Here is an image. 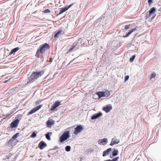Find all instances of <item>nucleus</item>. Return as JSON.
I'll list each match as a JSON object with an SVG mask.
<instances>
[{"label":"nucleus","mask_w":161,"mask_h":161,"mask_svg":"<svg viewBox=\"0 0 161 161\" xmlns=\"http://www.w3.org/2000/svg\"><path fill=\"white\" fill-rule=\"evenodd\" d=\"M47 146V144L43 141H42L40 142L38 145V147L40 149H43Z\"/></svg>","instance_id":"obj_11"},{"label":"nucleus","mask_w":161,"mask_h":161,"mask_svg":"<svg viewBox=\"0 0 161 161\" xmlns=\"http://www.w3.org/2000/svg\"><path fill=\"white\" fill-rule=\"evenodd\" d=\"M73 5V3L69 5L68 6H65V7L66 8H67L66 9L67 10L68 9H69Z\"/></svg>","instance_id":"obj_35"},{"label":"nucleus","mask_w":161,"mask_h":161,"mask_svg":"<svg viewBox=\"0 0 161 161\" xmlns=\"http://www.w3.org/2000/svg\"><path fill=\"white\" fill-rule=\"evenodd\" d=\"M104 161H111V159H108L106 160H105Z\"/></svg>","instance_id":"obj_48"},{"label":"nucleus","mask_w":161,"mask_h":161,"mask_svg":"<svg viewBox=\"0 0 161 161\" xmlns=\"http://www.w3.org/2000/svg\"><path fill=\"white\" fill-rule=\"evenodd\" d=\"M36 133L34 131V132H33L32 133V134L30 136L31 138H34L35 137H36Z\"/></svg>","instance_id":"obj_28"},{"label":"nucleus","mask_w":161,"mask_h":161,"mask_svg":"<svg viewBox=\"0 0 161 161\" xmlns=\"http://www.w3.org/2000/svg\"><path fill=\"white\" fill-rule=\"evenodd\" d=\"M159 11H161V7L159 9Z\"/></svg>","instance_id":"obj_49"},{"label":"nucleus","mask_w":161,"mask_h":161,"mask_svg":"<svg viewBox=\"0 0 161 161\" xmlns=\"http://www.w3.org/2000/svg\"><path fill=\"white\" fill-rule=\"evenodd\" d=\"M52 134L51 132H48L45 135V137L47 140L49 141L51 140L50 136L52 135Z\"/></svg>","instance_id":"obj_18"},{"label":"nucleus","mask_w":161,"mask_h":161,"mask_svg":"<svg viewBox=\"0 0 161 161\" xmlns=\"http://www.w3.org/2000/svg\"><path fill=\"white\" fill-rule=\"evenodd\" d=\"M69 131L66 130L64 132L62 135L60 137L59 141L60 142H63L69 137Z\"/></svg>","instance_id":"obj_5"},{"label":"nucleus","mask_w":161,"mask_h":161,"mask_svg":"<svg viewBox=\"0 0 161 161\" xmlns=\"http://www.w3.org/2000/svg\"><path fill=\"white\" fill-rule=\"evenodd\" d=\"M19 123V120L16 119L13 121L10 124V127L11 128H16L17 127Z\"/></svg>","instance_id":"obj_8"},{"label":"nucleus","mask_w":161,"mask_h":161,"mask_svg":"<svg viewBox=\"0 0 161 161\" xmlns=\"http://www.w3.org/2000/svg\"><path fill=\"white\" fill-rule=\"evenodd\" d=\"M18 154H16L15 155L14 158V161H15L16 160L17 158L18 157Z\"/></svg>","instance_id":"obj_39"},{"label":"nucleus","mask_w":161,"mask_h":161,"mask_svg":"<svg viewBox=\"0 0 161 161\" xmlns=\"http://www.w3.org/2000/svg\"><path fill=\"white\" fill-rule=\"evenodd\" d=\"M75 59V58H74V59H73V60H72L71 61L69 62V63L67 65V66H68V65H69L71 63H72L73 61Z\"/></svg>","instance_id":"obj_44"},{"label":"nucleus","mask_w":161,"mask_h":161,"mask_svg":"<svg viewBox=\"0 0 161 161\" xmlns=\"http://www.w3.org/2000/svg\"><path fill=\"white\" fill-rule=\"evenodd\" d=\"M44 73L43 70L41 71H33L32 73L31 74L29 78V81L28 82V84H31L33 82L38 78L41 77L42 75Z\"/></svg>","instance_id":"obj_3"},{"label":"nucleus","mask_w":161,"mask_h":161,"mask_svg":"<svg viewBox=\"0 0 161 161\" xmlns=\"http://www.w3.org/2000/svg\"><path fill=\"white\" fill-rule=\"evenodd\" d=\"M10 79H9V80H5L4 82L5 83L7 82L8 81H9Z\"/></svg>","instance_id":"obj_46"},{"label":"nucleus","mask_w":161,"mask_h":161,"mask_svg":"<svg viewBox=\"0 0 161 161\" xmlns=\"http://www.w3.org/2000/svg\"><path fill=\"white\" fill-rule=\"evenodd\" d=\"M119 142V140L117 139L115 137L113 138L111 140V142L110 144V145L112 146L115 144H117Z\"/></svg>","instance_id":"obj_14"},{"label":"nucleus","mask_w":161,"mask_h":161,"mask_svg":"<svg viewBox=\"0 0 161 161\" xmlns=\"http://www.w3.org/2000/svg\"><path fill=\"white\" fill-rule=\"evenodd\" d=\"M110 158H112L111 156H110Z\"/></svg>","instance_id":"obj_53"},{"label":"nucleus","mask_w":161,"mask_h":161,"mask_svg":"<svg viewBox=\"0 0 161 161\" xmlns=\"http://www.w3.org/2000/svg\"><path fill=\"white\" fill-rule=\"evenodd\" d=\"M14 111L11 112L9 114H8V115H10V114H13Z\"/></svg>","instance_id":"obj_47"},{"label":"nucleus","mask_w":161,"mask_h":161,"mask_svg":"<svg viewBox=\"0 0 161 161\" xmlns=\"http://www.w3.org/2000/svg\"><path fill=\"white\" fill-rule=\"evenodd\" d=\"M71 147L69 146H66L65 147V150L67 152H69L70 151Z\"/></svg>","instance_id":"obj_29"},{"label":"nucleus","mask_w":161,"mask_h":161,"mask_svg":"<svg viewBox=\"0 0 161 161\" xmlns=\"http://www.w3.org/2000/svg\"><path fill=\"white\" fill-rule=\"evenodd\" d=\"M131 45H132V43H129L128 44L127 47H130L131 46Z\"/></svg>","instance_id":"obj_43"},{"label":"nucleus","mask_w":161,"mask_h":161,"mask_svg":"<svg viewBox=\"0 0 161 161\" xmlns=\"http://www.w3.org/2000/svg\"><path fill=\"white\" fill-rule=\"evenodd\" d=\"M50 12V11L48 9H46L43 11V13H49Z\"/></svg>","instance_id":"obj_33"},{"label":"nucleus","mask_w":161,"mask_h":161,"mask_svg":"<svg viewBox=\"0 0 161 161\" xmlns=\"http://www.w3.org/2000/svg\"><path fill=\"white\" fill-rule=\"evenodd\" d=\"M129 36V35L128 33H126L125 36H123V37L125 38L128 37Z\"/></svg>","instance_id":"obj_42"},{"label":"nucleus","mask_w":161,"mask_h":161,"mask_svg":"<svg viewBox=\"0 0 161 161\" xmlns=\"http://www.w3.org/2000/svg\"><path fill=\"white\" fill-rule=\"evenodd\" d=\"M13 140L11 138L10 139H9L8 142V145H11L12 143V142Z\"/></svg>","instance_id":"obj_32"},{"label":"nucleus","mask_w":161,"mask_h":161,"mask_svg":"<svg viewBox=\"0 0 161 161\" xmlns=\"http://www.w3.org/2000/svg\"><path fill=\"white\" fill-rule=\"evenodd\" d=\"M156 12V8L154 7H152L149 11V14L148 17L150 16Z\"/></svg>","instance_id":"obj_17"},{"label":"nucleus","mask_w":161,"mask_h":161,"mask_svg":"<svg viewBox=\"0 0 161 161\" xmlns=\"http://www.w3.org/2000/svg\"><path fill=\"white\" fill-rule=\"evenodd\" d=\"M9 157L8 158V159H9Z\"/></svg>","instance_id":"obj_54"},{"label":"nucleus","mask_w":161,"mask_h":161,"mask_svg":"<svg viewBox=\"0 0 161 161\" xmlns=\"http://www.w3.org/2000/svg\"><path fill=\"white\" fill-rule=\"evenodd\" d=\"M148 5L149 6H150L152 3H153V0H148Z\"/></svg>","instance_id":"obj_37"},{"label":"nucleus","mask_w":161,"mask_h":161,"mask_svg":"<svg viewBox=\"0 0 161 161\" xmlns=\"http://www.w3.org/2000/svg\"><path fill=\"white\" fill-rule=\"evenodd\" d=\"M156 15L155 14H154V15L153 16V17L151 18V20H153L154 17H155Z\"/></svg>","instance_id":"obj_45"},{"label":"nucleus","mask_w":161,"mask_h":161,"mask_svg":"<svg viewBox=\"0 0 161 161\" xmlns=\"http://www.w3.org/2000/svg\"><path fill=\"white\" fill-rule=\"evenodd\" d=\"M130 28V25H125V28L127 29Z\"/></svg>","instance_id":"obj_41"},{"label":"nucleus","mask_w":161,"mask_h":161,"mask_svg":"<svg viewBox=\"0 0 161 161\" xmlns=\"http://www.w3.org/2000/svg\"><path fill=\"white\" fill-rule=\"evenodd\" d=\"M54 124V121L52 119L48 120L47 122V127H50Z\"/></svg>","instance_id":"obj_15"},{"label":"nucleus","mask_w":161,"mask_h":161,"mask_svg":"<svg viewBox=\"0 0 161 161\" xmlns=\"http://www.w3.org/2000/svg\"><path fill=\"white\" fill-rule=\"evenodd\" d=\"M58 148H59V147L58 146H55V147H54V148H53V149H50L49 150H55L56 149H58Z\"/></svg>","instance_id":"obj_40"},{"label":"nucleus","mask_w":161,"mask_h":161,"mask_svg":"<svg viewBox=\"0 0 161 161\" xmlns=\"http://www.w3.org/2000/svg\"><path fill=\"white\" fill-rule=\"evenodd\" d=\"M102 115V113L99 111L98 113H95L93 114L91 117V119L92 120L98 118Z\"/></svg>","instance_id":"obj_10"},{"label":"nucleus","mask_w":161,"mask_h":161,"mask_svg":"<svg viewBox=\"0 0 161 161\" xmlns=\"http://www.w3.org/2000/svg\"><path fill=\"white\" fill-rule=\"evenodd\" d=\"M60 102L58 101H55L50 108V110L52 111L55 110L60 105Z\"/></svg>","instance_id":"obj_9"},{"label":"nucleus","mask_w":161,"mask_h":161,"mask_svg":"<svg viewBox=\"0 0 161 161\" xmlns=\"http://www.w3.org/2000/svg\"><path fill=\"white\" fill-rule=\"evenodd\" d=\"M50 62H52V60L51 59L49 61Z\"/></svg>","instance_id":"obj_52"},{"label":"nucleus","mask_w":161,"mask_h":161,"mask_svg":"<svg viewBox=\"0 0 161 161\" xmlns=\"http://www.w3.org/2000/svg\"><path fill=\"white\" fill-rule=\"evenodd\" d=\"M156 75V74L155 73H153L151 74L150 76V79H152L155 77Z\"/></svg>","instance_id":"obj_31"},{"label":"nucleus","mask_w":161,"mask_h":161,"mask_svg":"<svg viewBox=\"0 0 161 161\" xmlns=\"http://www.w3.org/2000/svg\"><path fill=\"white\" fill-rule=\"evenodd\" d=\"M110 16L107 15L105 13L102 15L101 16L97 19L95 21L94 23V26H96L99 24H100L102 25V24H106L107 23V21L110 20L109 19Z\"/></svg>","instance_id":"obj_2"},{"label":"nucleus","mask_w":161,"mask_h":161,"mask_svg":"<svg viewBox=\"0 0 161 161\" xmlns=\"http://www.w3.org/2000/svg\"><path fill=\"white\" fill-rule=\"evenodd\" d=\"M136 57L135 55H132L130 58V62H133Z\"/></svg>","instance_id":"obj_26"},{"label":"nucleus","mask_w":161,"mask_h":161,"mask_svg":"<svg viewBox=\"0 0 161 161\" xmlns=\"http://www.w3.org/2000/svg\"><path fill=\"white\" fill-rule=\"evenodd\" d=\"M119 158V157H116L115 158H114L112 160L111 159V161H118Z\"/></svg>","instance_id":"obj_34"},{"label":"nucleus","mask_w":161,"mask_h":161,"mask_svg":"<svg viewBox=\"0 0 161 161\" xmlns=\"http://www.w3.org/2000/svg\"><path fill=\"white\" fill-rule=\"evenodd\" d=\"M98 142L99 144L104 145L107 143L108 140L107 138H104L103 139L99 140L98 141Z\"/></svg>","instance_id":"obj_12"},{"label":"nucleus","mask_w":161,"mask_h":161,"mask_svg":"<svg viewBox=\"0 0 161 161\" xmlns=\"http://www.w3.org/2000/svg\"><path fill=\"white\" fill-rule=\"evenodd\" d=\"M129 76L128 75H127L125 76V80H124L125 81H125H127L129 79Z\"/></svg>","instance_id":"obj_36"},{"label":"nucleus","mask_w":161,"mask_h":161,"mask_svg":"<svg viewBox=\"0 0 161 161\" xmlns=\"http://www.w3.org/2000/svg\"><path fill=\"white\" fill-rule=\"evenodd\" d=\"M19 133H16L11 137V138L14 140L19 136Z\"/></svg>","instance_id":"obj_24"},{"label":"nucleus","mask_w":161,"mask_h":161,"mask_svg":"<svg viewBox=\"0 0 161 161\" xmlns=\"http://www.w3.org/2000/svg\"><path fill=\"white\" fill-rule=\"evenodd\" d=\"M62 31L59 30L57 32H56L54 35V37L55 38H57L59 37V36L60 35Z\"/></svg>","instance_id":"obj_21"},{"label":"nucleus","mask_w":161,"mask_h":161,"mask_svg":"<svg viewBox=\"0 0 161 161\" xmlns=\"http://www.w3.org/2000/svg\"><path fill=\"white\" fill-rule=\"evenodd\" d=\"M41 100H38L36 101L35 103V104L36 105H37L38 104H39L41 102Z\"/></svg>","instance_id":"obj_38"},{"label":"nucleus","mask_w":161,"mask_h":161,"mask_svg":"<svg viewBox=\"0 0 161 161\" xmlns=\"http://www.w3.org/2000/svg\"><path fill=\"white\" fill-rule=\"evenodd\" d=\"M50 46L47 43H44L40 46L37 49L35 56L37 58H40L42 60L43 59V54L45 51L50 48Z\"/></svg>","instance_id":"obj_1"},{"label":"nucleus","mask_w":161,"mask_h":161,"mask_svg":"<svg viewBox=\"0 0 161 161\" xmlns=\"http://www.w3.org/2000/svg\"><path fill=\"white\" fill-rule=\"evenodd\" d=\"M118 153V151L117 149H114L112 152V155L114 157L117 156Z\"/></svg>","instance_id":"obj_22"},{"label":"nucleus","mask_w":161,"mask_h":161,"mask_svg":"<svg viewBox=\"0 0 161 161\" xmlns=\"http://www.w3.org/2000/svg\"><path fill=\"white\" fill-rule=\"evenodd\" d=\"M19 49L18 47H16L12 49L9 53V55H11L13 53H15Z\"/></svg>","instance_id":"obj_19"},{"label":"nucleus","mask_w":161,"mask_h":161,"mask_svg":"<svg viewBox=\"0 0 161 161\" xmlns=\"http://www.w3.org/2000/svg\"><path fill=\"white\" fill-rule=\"evenodd\" d=\"M42 106V105H39L37 106L36 107L33 108L35 110V111L36 112L38 111L39 109Z\"/></svg>","instance_id":"obj_23"},{"label":"nucleus","mask_w":161,"mask_h":161,"mask_svg":"<svg viewBox=\"0 0 161 161\" xmlns=\"http://www.w3.org/2000/svg\"><path fill=\"white\" fill-rule=\"evenodd\" d=\"M112 108V106L111 105H107L106 107H103L102 109L106 113H108L111 110Z\"/></svg>","instance_id":"obj_13"},{"label":"nucleus","mask_w":161,"mask_h":161,"mask_svg":"<svg viewBox=\"0 0 161 161\" xmlns=\"http://www.w3.org/2000/svg\"><path fill=\"white\" fill-rule=\"evenodd\" d=\"M112 150L111 148H109L106 150L104 151L103 152V156L105 157L106 155L108 154Z\"/></svg>","instance_id":"obj_16"},{"label":"nucleus","mask_w":161,"mask_h":161,"mask_svg":"<svg viewBox=\"0 0 161 161\" xmlns=\"http://www.w3.org/2000/svg\"><path fill=\"white\" fill-rule=\"evenodd\" d=\"M76 44H74V43L73 44L72 46V47H71L69 49V50H68V52H71V51L75 47V46H76Z\"/></svg>","instance_id":"obj_30"},{"label":"nucleus","mask_w":161,"mask_h":161,"mask_svg":"<svg viewBox=\"0 0 161 161\" xmlns=\"http://www.w3.org/2000/svg\"><path fill=\"white\" fill-rule=\"evenodd\" d=\"M66 9H67V8H65V7H64L63 8H60V10L59 11V14H58V15H59L60 14H62L65 11H67V10Z\"/></svg>","instance_id":"obj_20"},{"label":"nucleus","mask_w":161,"mask_h":161,"mask_svg":"<svg viewBox=\"0 0 161 161\" xmlns=\"http://www.w3.org/2000/svg\"><path fill=\"white\" fill-rule=\"evenodd\" d=\"M83 129V126L81 125H79L77 126L74 129V134L77 135L80 133Z\"/></svg>","instance_id":"obj_7"},{"label":"nucleus","mask_w":161,"mask_h":161,"mask_svg":"<svg viewBox=\"0 0 161 161\" xmlns=\"http://www.w3.org/2000/svg\"><path fill=\"white\" fill-rule=\"evenodd\" d=\"M14 3H12V4H11V6H12L13 5V4H14Z\"/></svg>","instance_id":"obj_50"},{"label":"nucleus","mask_w":161,"mask_h":161,"mask_svg":"<svg viewBox=\"0 0 161 161\" xmlns=\"http://www.w3.org/2000/svg\"><path fill=\"white\" fill-rule=\"evenodd\" d=\"M44 73L43 70L41 71H33L32 73L31 74L29 78V81L28 82V84H31L33 82L38 78L41 77L42 75Z\"/></svg>","instance_id":"obj_4"},{"label":"nucleus","mask_w":161,"mask_h":161,"mask_svg":"<svg viewBox=\"0 0 161 161\" xmlns=\"http://www.w3.org/2000/svg\"><path fill=\"white\" fill-rule=\"evenodd\" d=\"M36 111L34 110V108H33L32 109H31L28 113L27 115H29L30 114H31L34 113H35Z\"/></svg>","instance_id":"obj_25"},{"label":"nucleus","mask_w":161,"mask_h":161,"mask_svg":"<svg viewBox=\"0 0 161 161\" xmlns=\"http://www.w3.org/2000/svg\"><path fill=\"white\" fill-rule=\"evenodd\" d=\"M136 30V28L135 27V28H134L133 29H131L130 31H129L127 33L129 35L131 34V33L135 31Z\"/></svg>","instance_id":"obj_27"},{"label":"nucleus","mask_w":161,"mask_h":161,"mask_svg":"<svg viewBox=\"0 0 161 161\" xmlns=\"http://www.w3.org/2000/svg\"><path fill=\"white\" fill-rule=\"evenodd\" d=\"M95 95H94V96H93V98H95V97H95Z\"/></svg>","instance_id":"obj_51"},{"label":"nucleus","mask_w":161,"mask_h":161,"mask_svg":"<svg viewBox=\"0 0 161 161\" xmlns=\"http://www.w3.org/2000/svg\"><path fill=\"white\" fill-rule=\"evenodd\" d=\"M96 94L98 96L99 99L103 97H108L110 95V92L108 90L104 92L101 91L97 92Z\"/></svg>","instance_id":"obj_6"}]
</instances>
